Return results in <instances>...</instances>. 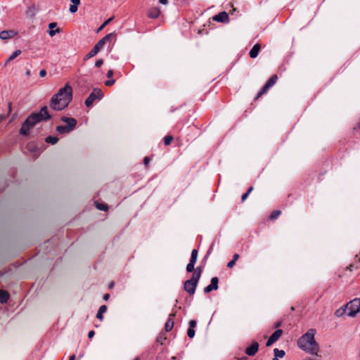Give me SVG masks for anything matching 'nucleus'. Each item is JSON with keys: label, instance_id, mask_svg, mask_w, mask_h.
Instances as JSON below:
<instances>
[{"label": "nucleus", "instance_id": "f257e3e1", "mask_svg": "<svg viewBox=\"0 0 360 360\" xmlns=\"http://www.w3.org/2000/svg\"><path fill=\"white\" fill-rule=\"evenodd\" d=\"M72 99V88L69 84L60 88L50 100L51 108L56 111L66 108Z\"/></svg>", "mask_w": 360, "mask_h": 360}, {"label": "nucleus", "instance_id": "f03ea898", "mask_svg": "<svg viewBox=\"0 0 360 360\" xmlns=\"http://www.w3.org/2000/svg\"><path fill=\"white\" fill-rule=\"evenodd\" d=\"M51 117V116L48 112V108L46 106L42 107L39 112H32L27 117L20 129V134L27 136L30 133V130L37 123L46 121Z\"/></svg>", "mask_w": 360, "mask_h": 360}, {"label": "nucleus", "instance_id": "7ed1b4c3", "mask_svg": "<svg viewBox=\"0 0 360 360\" xmlns=\"http://www.w3.org/2000/svg\"><path fill=\"white\" fill-rule=\"evenodd\" d=\"M315 334V329H309L299 338L297 341L299 347L310 354H316L319 351V345L314 339Z\"/></svg>", "mask_w": 360, "mask_h": 360}, {"label": "nucleus", "instance_id": "20e7f679", "mask_svg": "<svg viewBox=\"0 0 360 360\" xmlns=\"http://www.w3.org/2000/svg\"><path fill=\"white\" fill-rule=\"evenodd\" d=\"M200 276L201 270L198 268L191 278L185 281L184 288L190 295H194Z\"/></svg>", "mask_w": 360, "mask_h": 360}, {"label": "nucleus", "instance_id": "39448f33", "mask_svg": "<svg viewBox=\"0 0 360 360\" xmlns=\"http://www.w3.org/2000/svg\"><path fill=\"white\" fill-rule=\"evenodd\" d=\"M347 316L354 318L360 312V298H354L345 304Z\"/></svg>", "mask_w": 360, "mask_h": 360}, {"label": "nucleus", "instance_id": "423d86ee", "mask_svg": "<svg viewBox=\"0 0 360 360\" xmlns=\"http://www.w3.org/2000/svg\"><path fill=\"white\" fill-rule=\"evenodd\" d=\"M103 94L101 89H94L85 101L86 107H91L96 100H101Z\"/></svg>", "mask_w": 360, "mask_h": 360}, {"label": "nucleus", "instance_id": "0eeeda50", "mask_svg": "<svg viewBox=\"0 0 360 360\" xmlns=\"http://www.w3.org/2000/svg\"><path fill=\"white\" fill-rule=\"evenodd\" d=\"M116 34L115 32H111L107 35H105L104 37H103L101 39H100L98 43L94 46V47L100 51L105 46V44L107 43L108 41L110 40V39L112 37H115Z\"/></svg>", "mask_w": 360, "mask_h": 360}, {"label": "nucleus", "instance_id": "6e6552de", "mask_svg": "<svg viewBox=\"0 0 360 360\" xmlns=\"http://www.w3.org/2000/svg\"><path fill=\"white\" fill-rule=\"evenodd\" d=\"M283 334L281 329H277L271 335L269 338L266 345L267 347L271 346L274 342L277 341Z\"/></svg>", "mask_w": 360, "mask_h": 360}, {"label": "nucleus", "instance_id": "1a4fd4ad", "mask_svg": "<svg viewBox=\"0 0 360 360\" xmlns=\"http://www.w3.org/2000/svg\"><path fill=\"white\" fill-rule=\"evenodd\" d=\"M212 20L216 22H228L229 18L228 13L225 11H222L219 13L217 15H214L212 17Z\"/></svg>", "mask_w": 360, "mask_h": 360}, {"label": "nucleus", "instance_id": "9d476101", "mask_svg": "<svg viewBox=\"0 0 360 360\" xmlns=\"http://www.w3.org/2000/svg\"><path fill=\"white\" fill-rule=\"evenodd\" d=\"M218 283H219V279L217 277L212 278L211 283L204 288V292L205 293H209L213 290H217L218 289Z\"/></svg>", "mask_w": 360, "mask_h": 360}, {"label": "nucleus", "instance_id": "9b49d317", "mask_svg": "<svg viewBox=\"0 0 360 360\" xmlns=\"http://www.w3.org/2000/svg\"><path fill=\"white\" fill-rule=\"evenodd\" d=\"M259 344L257 342H253L250 346L245 349V354L250 356H254L258 351Z\"/></svg>", "mask_w": 360, "mask_h": 360}, {"label": "nucleus", "instance_id": "f8f14e48", "mask_svg": "<svg viewBox=\"0 0 360 360\" xmlns=\"http://www.w3.org/2000/svg\"><path fill=\"white\" fill-rule=\"evenodd\" d=\"M61 120L65 122L66 126H68L69 129H71L72 131L75 128L77 125V120L75 118L63 116L61 117Z\"/></svg>", "mask_w": 360, "mask_h": 360}, {"label": "nucleus", "instance_id": "ddd939ff", "mask_svg": "<svg viewBox=\"0 0 360 360\" xmlns=\"http://www.w3.org/2000/svg\"><path fill=\"white\" fill-rule=\"evenodd\" d=\"M17 34L14 30H4L0 32V38L3 40L13 38Z\"/></svg>", "mask_w": 360, "mask_h": 360}, {"label": "nucleus", "instance_id": "4468645a", "mask_svg": "<svg viewBox=\"0 0 360 360\" xmlns=\"http://www.w3.org/2000/svg\"><path fill=\"white\" fill-rule=\"evenodd\" d=\"M48 32L51 37H53L56 33L60 32V30L57 28V24L56 22H51L49 24Z\"/></svg>", "mask_w": 360, "mask_h": 360}, {"label": "nucleus", "instance_id": "2eb2a0df", "mask_svg": "<svg viewBox=\"0 0 360 360\" xmlns=\"http://www.w3.org/2000/svg\"><path fill=\"white\" fill-rule=\"evenodd\" d=\"M160 15V10L159 8L153 7L151 8L148 13V16L150 18H157Z\"/></svg>", "mask_w": 360, "mask_h": 360}, {"label": "nucleus", "instance_id": "dca6fc26", "mask_svg": "<svg viewBox=\"0 0 360 360\" xmlns=\"http://www.w3.org/2000/svg\"><path fill=\"white\" fill-rule=\"evenodd\" d=\"M174 316H175L174 314H171L169 315V318L168 319V320L167 321V322L165 323V329L167 332L172 330V329L174 327V323L173 317Z\"/></svg>", "mask_w": 360, "mask_h": 360}, {"label": "nucleus", "instance_id": "f3484780", "mask_svg": "<svg viewBox=\"0 0 360 360\" xmlns=\"http://www.w3.org/2000/svg\"><path fill=\"white\" fill-rule=\"evenodd\" d=\"M260 49H261V47L259 44H255L250 51V57L251 58H257L258 56V53L260 51Z\"/></svg>", "mask_w": 360, "mask_h": 360}, {"label": "nucleus", "instance_id": "a211bd4d", "mask_svg": "<svg viewBox=\"0 0 360 360\" xmlns=\"http://www.w3.org/2000/svg\"><path fill=\"white\" fill-rule=\"evenodd\" d=\"M72 4L70 6L69 11L72 13L77 12L78 6L80 4V0H70Z\"/></svg>", "mask_w": 360, "mask_h": 360}, {"label": "nucleus", "instance_id": "6ab92c4d", "mask_svg": "<svg viewBox=\"0 0 360 360\" xmlns=\"http://www.w3.org/2000/svg\"><path fill=\"white\" fill-rule=\"evenodd\" d=\"M335 315L337 316V317H341L344 315H347V308L345 307V305H344L343 307H340L339 309H338L335 312Z\"/></svg>", "mask_w": 360, "mask_h": 360}, {"label": "nucleus", "instance_id": "aec40b11", "mask_svg": "<svg viewBox=\"0 0 360 360\" xmlns=\"http://www.w3.org/2000/svg\"><path fill=\"white\" fill-rule=\"evenodd\" d=\"M274 358L272 360H278V358H283L285 355L284 350L275 348L274 349Z\"/></svg>", "mask_w": 360, "mask_h": 360}, {"label": "nucleus", "instance_id": "412c9836", "mask_svg": "<svg viewBox=\"0 0 360 360\" xmlns=\"http://www.w3.org/2000/svg\"><path fill=\"white\" fill-rule=\"evenodd\" d=\"M9 298V294L5 290H0V302L5 303Z\"/></svg>", "mask_w": 360, "mask_h": 360}, {"label": "nucleus", "instance_id": "4be33fe9", "mask_svg": "<svg viewBox=\"0 0 360 360\" xmlns=\"http://www.w3.org/2000/svg\"><path fill=\"white\" fill-rule=\"evenodd\" d=\"M107 310V307L105 305H101L97 312L96 317L101 321L103 320V314L105 313Z\"/></svg>", "mask_w": 360, "mask_h": 360}, {"label": "nucleus", "instance_id": "5701e85b", "mask_svg": "<svg viewBox=\"0 0 360 360\" xmlns=\"http://www.w3.org/2000/svg\"><path fill=\"white\" fill-rule=\"evenodd\" d=\"M56 131L60 134H67L70 132L72 130L65 125L56 127Z\"/></svg>", "mask_w": 360, "mask_h": 360}, {"label": "nucleus", "instance_id": "b1692460", "mask_svg": "<svg viewBox=\"0 0 360 360\" xmlns=\"http://www.w3.org/2000/svg\"><path fill=\"white\" fill-rule=\"evenodd\" d=\"M99 51L94 47L84 57V60H86L94 56H95Z\"/></svg>", "mask_w": 360, "mask_h": 360}, {"label": "nucleus", "instance_id": "393cba45", "mask_svg": "<svg viewBox=\"0 0 360 360\" xmlns=\"http://www.w3.org/2000/svg\"><path fill=\"white\" fill-rule=\"evenodd\" d=\"M277 79H278L277 75H274L269 79V80L266 82V84L267 86H269V87H271L272 86H274L276 84Z\"/></svg>", "mask_w": 360, "mask_h": 360}, {"label": "nucleus", "instance_id": "a878e982", "mask_svg": "<svg viewBox=\"0 0 360 360\" xmlns=\"http://www.w3.org/2000/svg\"><path fill=\"white\" fill-rule=\"evenodd\" d=\"M198 257V250L196 249H193L191 252V257L190 259V263L195 264Z\"/></svg>", "mask_w": 360, "mask_h": 360}, {"label": "nucleus", "instance_id": "bb28decb", "mask_svg": "<svg viewBox=\"0 0 360 360\" xmlns=\"http://www.w3.org/2000/svg\"><path fill=\"white\" fill-rule=\"evenodd\" d=\"M45 141L54 145L58 141V139L56 136H49L45 139Z\"/></svg>", "mask_w": 360, "mask_h": 360}, {"label": "nucleus", "instance_id": "cd10ccee", "mask_svg": "<svg viewBox=\"0 0 360 360\" xmlns=\"http://www.w3.org/2000/svg\"><path fill=\"white\" fill-rule=\"evenodd\" d=\"M269 86H267L266 84L264 85V86L260 89V91L258 92L257 95V98H259L262 95L266 93L267 91L269 89Z\"/></svg>", "mask_w": 360, "mask_h": 360}, {"label": "nucleus", "instance_id": "c85d7f7f", "mask_svg": "<svg viewBox=\"0 0 360 360\" xmlns=\"http://www.w3.org/2000/svg\"><path fill=\"white\" fill-rule=\"evenodd\" d=\"M269 86H267L266 84L264 85V86L260 89V91L258 92L257 95V98H259L262 95L266 93L267 91L269 89Z\"/></svg>", "mask_w": 360, "mask_h": 360}, {"label": "nucleus", "instance_id": "c756f323", "mask_svg": "<svg viewBox=\"0 0 360 360\" xmlns=\"http://www.w3.org/2000/svg\"><path fill=\"white\" fill-rule=\"evenodd\" d=\"M21 53V51L20 50H16L15 51H14L12 55L8 58V60H6V63H8V62H10L11 60H13L15 58H16L17 56H18Z\"/></svg>", "mask_w": 360, "mask_h": 360}, {"label": "nucleus", "instance_id": "7c9ffc66", "mask_svg": "<svg viewBox=\"0 0 360 360\" xmlns=\"http://www.w3.org/2000/svg\"><path fill=\"white\" fill-rule=\"evenodd\" d=\"M281 213V212L280 210H275L272 212L270 215V219L274 220L277 219L280 216Z\"/></svg>", "mask_w": 360, "mask_h": 360}, {"label": "nucleus", "instance_id": "2f4dec72", "mask_svg": "<svg viewBox=\"0 0 360 360\" xmlns=\"http://www.w3.org/2000/svg\"><path fill=\"white\" fill-rule=\"evenodd\" d=\"M96 206L99 210L102 211H106L108 209V207L106 204L96 203Z\"/></svg>", "mask_w": 360, "mask_h": 360}, {"label": "nucleus", "instance_id": "473e14b6", "mask_svg": "<svg viewBox=\"0 0 360 360\" xmlns=\"http://www.w3.org/2000/svg\"><path fill=\"white\" fill-rule=\"evenodd\" d=\"M113 18H108L107 20H105L101 26L98 29L97 32H99L100 30H101L102 29H103L108 23H110V22H111Z\"/></svg>", "mask_w": 360, "mask_h": 360}, {"label": "nucleus", "instance_id": "72a5a7b5", "mask_svg": "<svg viewBox=\"0 0 360 360\" xmlns=\"http://www.w3.org/2000/svg\"><path fill=\"white\" fill-rule=\"evenodd\" d=\"M173 140V137L172 136H166L164 138V143L165 146H169L172 141Z\"/></svg>", "mask_w": 360, "mask_h": 360}, {"label": "nucleus", "instance_id": "f704fd0d", "mask_svg": "<svg viewBox=\"0 0 360 360\" xmlns=\"http://www.w3.org/2000/svg\"><path fill=\"white\" fill-rule=\"evenodd\" d=\"M194 266L195 264H192V263H188L186 266V271L188 272H192L194 271Z\"/></svg>", "mask_w": 360, "mask_h": 360}, {"label": "nucleus", "instance_id": "c9c22d12", "mask_svg": "<svg viewBox=\"0 0 360 360\" xmlns=\"http://www.w3.org/2000/svg\"><path fill=\"white\" fill-rule=\"evenodd\" d=\"M187 335L190 338H193L195 336L194 328H188V330L187 331Z\"/></svg>", "mask_w": 360, "mask_h": 360}, {"label": "nucleus", "instance_id": "e433bc0d", "mask_svg": "<svg viewBox=\"0 0 360 360\" xmlns=\"http://www.w3.org/2000/svg\"><path fill=\"white\" fill-rule=\"evenodd\" d=\"M103 60L102 59H98L96 61L95 65H96V67L99 68L103 65Z\"/></svg>", "mask_w": 360, "mask_h": 360}, {"label": "nucleus", "instance_id": "4c0bfd02", "mask_svg": "<svg viewBox=\"0 0 360 360\" xmlns=\"http://www.w3.org/2000/svg\"><path fill=\"white\" fill-rule=\"evenodd\" d=\"M196 326V322L194 320L190 321L189 322V328H195Z\"/></svg>", "mask_w": 360, "mask_h": 360}, {"label": "nucleus", "instance_id": "58836bf2", "mask_svg": "<svg viewBox=\"0 0 360 360\" xmlns=\"http://www.w3.org/2000/svg\"><path fill=\"white\" fill-rule=\"evenodd\" d=\"M115 82V79H110V80H107L105 84L106 86H111V85L114 84Z\"/></svg>", "mask_w": 360, "mask_h": 360}, {"label": "nucleus", "instance_id": "ea45409f", "mask_svg": "<svg viewBox=\"0 0 360 360\" xmlns=\"http://www.w3.org/2000/svg\"><path fill=\"white\" fill-rule=\"evenodd\" d=\"M46 75V71L44 69H42L39 71V76L41 77H44Z\"/></svg>", "mask_w": 360, "mask_h": 360}, {"label": "nucleus", "instance_id": "a19ab883", "mask_svg": "<svg viewBox=\"0 0 360 360\" xmlns=\"http://www.w3.org/2000/svg\"><path fill=\"white\" fill-rule=\"evenodd\" d=\"M235 263H236V262H234V260H231V261L227 264V266H228L229 268H232V267H233V266L235 265Z\"/></svg>", "mask_w": 360, "mask_h": 360}, {"label": "nucleus", "instance_id": "79ce46f5", "mask_svg": "<svg viewBox=\"0 0 360 360\" xmlns=\"http://www.w3.org/2000/svg\"><path fill=\"white\" fill-rule=\"evenodd\" d=\"M112 75H113V70H109L108 71V72H107V77H108V78H110V77H112Z\"/></svg>", "mask_w": 360, "mask_h": 360}, {"label": "nucleus", "instance_id": "37998d69", "mask_svg": "<svg viewBox=\"0 0 360 360\" xmlns=\"http://www.w3.org/2000/svg\"><path fill=\"white\" fill-rule=\"evenodd\" d=\"M149 162H150L149 158L148 157H145L144 160H143V162H144L145 165L148 166V164H149Z\"/></svg>", "mask_w": 360, "mask_h": 360}, {"label": "nucleus", "instance_id": "c03bdc74", "mask_svg": "<svg viewBox=\"0 0 360 360\" xmlns=\"http://www.w3.org/2000/svg\"><path fill=\"white\" fill-rule=\"evenodd\" d=\"M248 193H245L243 195H242V198H241V200L242 201H245L246 200V198H248Z\"/></svg>", "mask_w": 360, "mask_h": 360}, {"label": "nucleus", "instance_id": "a18cd8bd", "mask_svg": "<svg viewBox=\"0 0 360 360\" xmlns=\"http://www.w3.org/2000/svg\"><path fill=\"white\" fill-rule=\"evenodd\" d=\"M94 334H95V333H94V330H90V331L89 332V333H88V337H89V338H93V337H94Z\"/></svg>", "mask_w": 360, "mask_h": 360}, {"label": "nucleus", "instance_id": "49530a36", "mask_svg": "<svg viewBox=\"0 0 360 360\" xmlns=\"http://www.w3.org/2000/svg\"><path fill=\"white\" fill-rule=\"evenodd\" d=\"M239 258V255L238 254H235L233 257V259L232 260H234V262H236V260H238V259Z\"/></svg>", "mask_w": 360, "mask_h": 360}, {"label": "nucleus", "instance_id": "de8ad7c7", "mask_svg": "<svg viewBox=\"0 0 360 360\" xmlns=\"http://www.w3.org/2000/svg\"><path fill=\"white\" fill-rule=\"evenodd\" d=\"M159 2H160L161 4L166 5V4H167V3H168V0H159Z\"/></svg>", "mask_w": 360, "mask_h": 360}, {"label": "nucleus", "instance_id": "09e8293b", "mask_svg": "<svg viewBox=\"0 0 360 360\" xmlns=\"http://www.w3.org/2000/svg\"><path fill=\"white\" fill-rule=\"evenodd\" d=\"M30 75H31V71H30V70H27V71L25 72V76H26L27 77H29Z\"/></svg>", "mask_w": 360, "mask_h": 360}, {"label": "nucleus", "instance_id": "8fccbe9b", "mask_svg": "<svg viewBox=\"0 0 360 360\" xmlns=\"http://www.w3.org/2000/svg\"><path fill=\"white\" fill-rule=\"evenodd\" d=\"M109 297H110L109 294H105L103 296V300L106 301L109 299Z\"/></svg>", "mask_w": 360, "mask_h": 360}, {"label": "nucleus", "instance_id": "3c124183", "mask_svg": "<svg viewBox=\"0 0 360 360\" xmlns=\"http://www.w3.org/2000/svg\"><path fill=\"white\" fill-rule=\"evenodd\" d=\"M68 360H75V355L72 354V355L70 356Z\"/></svg>", "mask_w": 360, "mask_h": 360}, {"label": "nucleus", "instance_id": "603ef678", "mask_svg": "<svg viewBox=\"0 0 360 360\" xmlns=\"http://www.w3.org/2000/svg\"><path fill=\"white\" fill-rule=\"evenodd\" d=\"M252 189H253V188L252 186L250 187L246 193H248V195H249L251 193V191H252Z\"/></svg>", "mask_w": 360, "mask_h": 360}, {"label": "nucleus", "instance_id": "864d4df0", "mask_svg": "<svg viewBox=\"0 0 360 360\" xmlns=\"http://www.w3.org/2000/svg\"><path fill=\"white\" fill-rule=\"evenodd\" d=\"M281 325V322H278V323H276V324L275 327H278V326H280Z\"/></svg>", "mask_w": 360, "mask_h": 360}, {"label": "nucleus", "instance_id": "5fc2aeb1", "mask_svg": "<svg viewBox=\"0 0 360 360\" xmlns=\"http://www.w3.org/2000/svg\"><path fill=\"white\" fill-rule=\"evenodd\" d=\"M29 10H31V11H33V10H34H34H35V7H34V6H33V7H32V8H29Z\"/></svg>", "mask_w": 360, "mask_h": 360}, {"label": "nucleus", "instance_id": "6e6d98bb", "mask_svg": "<svg viewBox=\"0 0 360 360\" xmlns=\"http://www.w3.org/2000/svg\"><path fill=\"white\" fill-rule=\"evenodd\" d=\"M29 10H31V11H33V10H34H34H35V7H34V6H33V7H32V8H29Z\"/></svg>", "mask_w": 360, "mask_h": 360}, {"label": "nucleus", "instance_id": "4d7b16f0", "mask_svg": "<svg viewBox=\"0 0 360 360\" xmlns=\"http://www.w3.org/2000/svg\"><path fill=\"white\" fill-rule=\"evenodd\" d=\"M29 10H31V11H33V10H34H34H35V7H34V6H33V7H32V8H29Z\"/></svg>", "mask_w": 360, "mask_h": 360}, {"label": "nucleus", "instance_id": "13d9d810", "mask_svg": "<svg viewBox=\"0 0 360 360\" xmlns=\"http://www.w3.org/2000/svg\"><path fill=\"white\" fill-rule=\"evenodd\" d=\"M358 127H359V128L360 129V121H359V123Z\"/></svg>", "mask_w": 360, "mask_h": 360}]
</instances>
